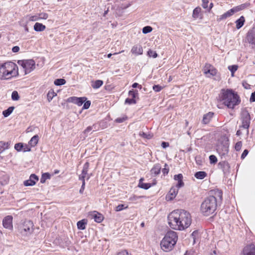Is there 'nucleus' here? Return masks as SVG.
Instances as JSON below:
<instances>
[{"label": "nucleus", "instance_id": "36", "mask_svg": "<svg viewBox=\"0 0 255 255\" xmlns=\"http://www.w3.org/2000/svg\"><path fill=\"white\" fill-rule=\"evenodd\" d=\"M51 176V174L48 172L43 173L40 178V182L44 183L46 180L50 179Z\"/></svg>", "mask_w": 255, "mask_h": 255}, {"label": "nucleus", "instance_id": "2", "mask_svg": "<svg viewBox=\"0 0 255 255\" xmlns=\"http://www.w3.org/2000/svg\"><path fill=\"white\" fill-rule=\"evenodd\" d=\"M219 100L229 109H234L241 102L238 93L233 89H222L219 95Z\"/></svg>", "mask_w": 255, "mask_h": 255}, {"label": "nucleus", "instance_id": "38", "mask_svg": "<svg viewBox=\"0 0 255 255\" xmlns=\"http://www.w3.org/2000/svg\"><path fill=\"white\" fill-rule=\"evenodd\" d=\"M56 96H57V94L54 92L53 90L51 89L49 90L47 94V99L48 101H51L53 98Z\"/></svg>", "mask_w": 255, "mask_h": 255}, {"label": "nucleus", "instance_id": "40", "mask_svg": "<svg viewBox=\"0 0 255 255\" xmlns=\"http://www.w3.org/2000/svg\"><path fill=\"white\" fill-rule=\"evenodd\" d=\"M239 66L238 65H232L228 66V69L231 73V76H234L235 73L238 70Z\"/></svg>", "mask_w": 255, "mask_h": 255}, {"label": "nucleus", "instance_id": "32", "mask_svg": "<svg viewBox=\"0 0 255 255\" xmlns=\"http://www.w3.org/2000/svg\"><path fill=\"white\" fill-rule=\"evenodd\" d=\"M9 145V142L0 141V153H2L5 150L8 149Z\"/></svg>", "mask_w": 255, "mask_h": 255}, {"label": "nucleus", "instance_id": "29", "mask_svg": "<svg viewBox=\"0 0 255 255\" xmlns=\"http://www.w3.org/2000/svg\"><path fill=\"white\" fill-rule=\"evenodd\" d=\"M33 29L36 32H42L46 29V26L41 23L37 22L34 24Z\"/></svg>", "mask_w": 255, "mask_h": 255}, {"label": "nucleus", "instance_id": "60", "mask_svg": "<svg viewBox=\"0 0 255 255\" xmlns=\"http://www.w3.org/2000/svg\"><path fill=\"white\" fill-rule=\"evenodd\" d=\"M249 150L247 149H245L242 154H241V158L242 159H244L247 156V155L249 153Z\"/></svg>", "mask_w": 255, "mask_h": 255}, {"label": "nucleus", "instance_id": "53", "mask_svg": "<svg viewBox=\"0 0 255 255\" xmlns=\"http://www.w3.org/2000/svg\"><path fill=\"white\" fill-rule=\"evenodd\" d=\"M128 119L127 116H124L123 117H119L115 120V122L118 123H122Z\"/></svg>", "mask_w": 255, "mask_h": 255}, {"label": "nucleus", "instance_id": "47", "mask_svg": "<svg viewBox=\"0 0 255 255\" xmlns=\"http://www.w3.org/2000/svg\"><path fill=\"white\" fill-rule=\"evenodd\" d=\"M128 208V206H125V204H121L118 205L116 207L115 211L116 212H120V211L123 210L124 209H127Z\"/></svg>", "mask_w": 255, "mask_h": 255}, {"label": "nucleus", "instance_id": "34", "mask_svg": "<svg viewBox=\"0 0 255 255\" xmlns=\"http://www.w3.org/2000/svg\"><path fill=\"white\" fill-rule=\"evenodd\" d=\"M103 83L104 82L102 80H97L95 81L92 82L91 86L93 89H97L101 87L103 85Z\"/></svg>", "mask_w": 255, "mask_h": 255}, {"label": "nucleus", "instance_id": "58", "mask_svg": "<svg viewBox=\"0 0 255 255\" xmlns=\"http://www.w3.org/2000/svg\"><path fill=\"white\" fill-rule=\"evenodd\" d=\"M140 135L143 138L149 139L151 138V136L149 134H147L144 132H142L140 134Z\"/></svg>", "mask_w": 255, "mask_h": 255}, {"label": "nucleus", "instance_id": "11", "mask_svg": "<svg viewBox=\"0 0 255 255\" xmlns=\"http://www.w3.org/2000/svg\"><path fill=\"white\" fill-rule=\"evenodd\" d=\"M179 220L180 222L183 225V230L188 228L192 222L191 216L189 212L182 209H179Z\"/></svg>", "mask_w": 255, "mask_h": 255}, {"label": "nucleus", "instance_id": "63", "mask_svg": "<svg viewBox=\"0 0 255 255\" xmlns=\"http://www.w3.org/2000/svg\"><path fill=\"white\" fill-rule=\"evenodd\" d=\"M250 102L251 103L255 102V91L253 92L251 94L250 98Z\"/></svg>", "mask_w": 255, "mask_h": 255}, {"label": "nucleus", "instance_id": "9", "mask_svg": "<svg viewBox=\"0 0 255 255\" xmlns=\"http://www.w3.org/2000/svg\"><path fill=\"white\" fill-rule=\"evenodd\" d=\"M249 4H250L249 3H245L232 8L222 15H220V17L217 18V21H220L232 16L234 13L247 8L249 6Z\"/></svg>", "mask_w": 255, "mask_h": 255}, {"label": "nucleus", "instance_id": "61", "mask_svg": "<svg viewBox=\"0 0 255 255\" xmlns=\"http://www.w3.org/2000/svg\"><path fill=\"white\" fill-rule=\"evenodd\" d=\"M202 7L205 9L207 8H208V4L209 3V0H202Z\"/></svg>", "mask_w": 255, "mask_h": 255}, {"label": "nucleus", "instance_id": "45", "mask_svg": "<svg viewBox=\"0 0 255 255\" xmlns=\"http://www.w3.org/2000/svg\"><path fill=\"white\" fill-rule=\"evenodd\" d=\"M11 97V99L14 101H18L20 98L19 94L16 91H14L12 92Z\"/></svg>", "mask_w": 255, "mask_h": 255}, {"label": "nucleus", "instance_id": "3", "mask_svg": "<svg viewBox=\"0 0 255 255\" xmlns=\"http://www.w3.org/2000/svg\"><path fill=\"white\" fill-rule=\"evenodd\" d=\"M18 75L17 65L11 61L0 63V79L8 80Z\"/></svg>", "mask_w": 255, "mask_h": 255}, {"label": "nucleus", "instance_id": "15", "mask_svg": "<svg viewBox=\"0 0 255 255\" xmlns=\"http://www.w3.org/2000/svg\"><path fill=\"white\" fill-rule=\"evenodd\" d=\"M12 220L13 217L11 215H7L4 217L2 220L3 227L5 229L12 231L13 229Z\"/></svg>", "mask_w": 255, "mask_h": 255}, {"label": "nucleus", "instance_id": "51", "mask_svg": "<svg viewBox=\"0 0 255 255\" xmlns=\"http://www.w3.org/2000/svg\"><path fill=\"white\" fill-rule=\"evenodd\" d=\"M242 146V142L241 141H239L236 143L234 148L237 151H239L241 149Z\"/></svg>", "mask_w": 255, "mask_h": 255}, {"label": "nucleus", "instance_id": "4", "mask_svg": "<svg viewBox=\"0 0 255 255\" xmlns=\"http://www.w3.org/2000/svg\"><path fill=\"white\" fill-rule=\"evenodd\" d=\"M178 240L176 232L173 231H168L160 243L161 249L165 252L171 251L176 245Z\"/></svg>", "mask_w": 255, "mask_h": 255}, {"label": "nucleus", "instance_id": "28", "mask_svg": "<svg viewBox=\"0 0 255 255\" xmlns=\"http://www.w3.org/2000/svg\"><path fill=\"white\" fill-rule=\"evenodd\" d=\"M245 22V18L244 16H240L238 19L235 21L236 25V28L239 29L242 28L244 25Z\"/></svg>", "mask_w": 255, "mask_h": 255}, {"label": "nucleus", "instance_id": "41", "mask_svg": "<svg viewBox=\"0 0 255 255\" xmlns=\"http://www.w3.org/2000/svg\"><path fill=\"white\" fill-rule=\"evenodd\" d=\"M147 55L149 57H152L153 58H156L158 57V55L155 51H153L151 49H148L147 52Z\"/></svg>", "mask_w": 255, "mask_h": 255}, {"label": "nucleus", "instance_id": "48", "mask_svg": "<svg viewBox=\"0 0 255 255\" xmlns=\"http://www.w3.org/2000/svg\"><path fill=\"white\" fill-rule=\"evenodd\" d=\"M195 160L196 162V163L198 165H202L203 164V159L201 155H197L195 157Z\"/></svg>", "mask_w": 255, "mask_h": 255}, {"label": "nucleus", "instance_id": "7", "mask_svg": "<svg viewBox=\"0 0 255 255\" xmlns=\"http://www.w3.org/2000/svg\"><path fill=\"white\" fill-rule=\"evenodd\" d=\"M34 225L31 220H25L18 226V231L22 236H27L33 231Z\"/></svg>", "mask_w": 255, "mask_h": 255}, {"label": "nucleus", "instance_id": "54", "mask_svg": "<svg viewBox=\"0 0 255 255\" xmlns=\"http://www.w3.org/2000/svg\"><path fill=\"white\" fill-rule=\"evenodd\" d=\"M93 129V127L89 126L88 127L83 131V133L85 134V136H87L89 133Z\"/></svg>", "mask_w": 255, "mask_h": 255}, {"label": "nucleus", "instance_id": "52", "mask_svg": "<svg viewBox=\"0 0 255 255\" xmlns=\"http://www.w3.org/2000/svg\"><path fill=\"white\" fill-rule=\"evenodd\" d=\"M83 104V106L82 107V109L87 110L90 108V105L91 104V102L90 101L87 100L85 101V102H84V103Z\"/></svg>", "mask_w": 255, "mask_h": 255}, {"label": "nucleus", "instance_id": "44", "mask_svg": "<svg viewBox=\"0 0 255 255\" xmlns=\"http://www.w3.org/2000/svg\"><path fill=\"white\" fill-rule=\"evenodd\" d=\"M209 159L211 164H215L217 163L218 159L215 155H210L209 157Z\"/></svg>", "mask_w": 255, "mask_h": 255}, {"label": "nucleus", "instance_id": "49", "mask_svg": "<svg viewBox=\"0 0 255 255\" xmlns=\"http://www.w3.org/2000/svg\"><path fill=\"white\" fill-rule=\"evenodd\" d=\"M152 30V28L150 26H145L142 28V32L143 34H147Z\"/></svg>", "mask_w": 255, "mask_h": 255}, {"label": "nucleus", "instance_id": "37", "mask_svg": "<svg viewBox=\"0 0 255 255\" xmlns=\"http://www.w3.org/2000/svg\"><path fill=\"white\" fill-rule=\"evenodd\" d=\"M201 11V8L199 6L195 7L193 10L192 17L195 19L198 18Z\"/></svg>", "mask_w": 255, "mask_h": 255}, {"label": "nucleus", "instance_id": "55", "mask_svg": "<svg viewBox=\"0 0 255 255\" xmlns=\"http://www.w3.org/2000/svg\"><path fill=\"white\" fill-rule=\"evenodd\" d=\"M38 16L40 19H46L48 17V14L47 13L41 12L38 14Z\"/></svg>", "mask_w": 255, "mask_h": 255}, {"label": "nucleus", "instance_id": "31", "mask_svg": "<svg viewBox=\"0 0 255 255\" xmlns=\"http://www.w3.org/2000/svg\"><path fill=\"white\" fill-rule=\"evenodd\" d=\"M207 176V173L204 171H197L194 173V177L197 179H203Z\"/></svg>", "mask_w": 255, "mask_h": 255}, {"label": "nucleus", "instance_id": "22", "mask_svg": "<svg viewBox=\"0 0 255 255\" xmlns=\"http://www.w3.org/2000/svg\"><path fill=\"white\" fill-rule=\"evenodd\" d=\"M131 52L136 56L141 55L143 53L142 47L140 45H135L132 47Z\"/></svg>", "mask_w": 255, "mask_h": 255}, {"label": "nucleus", "instance_id": "50", "mask_svg": "<svg viewBox=\"0 0 255 255\" xmlns=\"http://www.w3.org/2000/svg\"><path fill=\"white\" fill-rule=\"evenodd\" d=\"M162 89L163 87L158 84L152 86V89L155 92H159Z\"/></svg>", "mask_w": 255, "mask_h": 255}, {"label": "nucleus", "instance_id": "25", "mask_svg": "<svg viewBox=\"0 0 255 255\" xmlns=\"http://www.w3.org/2000/svg\"><path fill=\"white\" fill-rule=\"evenodd\" d=\"M88 223V220L86 219H82L77 223V229L79 230H84L86 229Z\"/></svg>", "mask_w": 255, "mask_h": 255}, {"label": "nucleus", "instance_id": "39", "mask_svg": "<svg viewBox=\"0 0 255 255\" xmlns=\"http://www.w3.org/2000/svg\"><path fill=\"white\" fill-rule=\"evenodd\" d=\"M66 81L63 78L56 79L54 81V84L56 86H60L65 84Z\"/></svg>", "mask_w": 255, "mask_h": 255}, {"label": "nucleus", "instance_id": "24", "mask_svg": "<svg viewBox=\"0 0 255 255\" xmlns=\"http://www.w3.org/2000/svg\"><path fill=\"white\" fill-rule=\"evenodd\" d=\"M58 243L59 245L63 248L68 247L71 244V242L67 237H64L63 239H58L55 242ZM57 243V242H56Z\"/></svg>", "mask_w": 255, "mask_h": 255}, {"label": "nucleus", "instance_id": "33", "mask_svg": "<svg viewBox=\"0 0 255 255\" xmlns=\"http://www.w3.org/2000/svg\"><path fill=\"white\" fill-rule=\"evenodd\" d=\"M128 96L131 97V98L137 100L139 99V94L137 90L131 89L128 92Z\"/></svg>", "mask_w": 255, "mask_h": 255}, {"label": "nucleus", "instance_id": "6", "mask_svg": "<svg viewBox=\"0 0 255 255\" xmlns=\"http://www.w3.org/2000/svg\"><path fill=\"white\" fill-rule=\"evenodd\" d=\"M229 140L228 137H224L216 145V151L221 159H227L229 157Z\"/></svg>", "mask_w": 255, "mask_h": 255}, {"label": "nucleus", "instance_id": "62", "mask_svg": "<svg viewBox=\"0 0 255 255\" xmlns=\"http://www.w3.org/2000/svg\"><path fill=\"white\" fill-rule=\"evenodd\" d=\"M161 146L163 148L165 149L169 146V143L166 141H162Z\"/></svg>", "mask_w": 255, "mask_h": 255}, {"label": "nucleus", "instance_id": "17", "mask_svg": "<svg viewBox=\"0 0 255 255\" xmlns=\"http://www.w3.org/2000/svg\"><path fill=\"white\" fill-rule=\"evenodd\" d=\"M178 189L179 188L176 186H172L170 188L169 192L166 195V200L167 201L173 200L175 198L178 192Z\"/></svg>", "mask_w": 255, "mask_h": 255}, {"label": "nucleus", "instance_id": "12", "mask_svg": "<svg viewBox=\"0 0 255 255\" xmlns=\"http://www.w3.org/2000/svg\"><path fill=\"white\" fill-rule=\"evenodd\" d=\"M222 160L218 163V168L222 170L224 177L227 178L231 173V166L227 159Z\"/></svg>", "mask_w": 255, "mask_h": 255}, {"label": "nucleus", "instance_id": "18", "mask_svg": "<svg viewBox=\"0 0 255 255\" xmlns=\"http://www.w3.org/2000/svg\"><path fill=\"white\" fill-rule=\"evenodd\" d=\"M244 255H255V245L251 244L246 246L243 250Z\"/></svg>", "mask_w": 255, "mask_h": 255}, {"label": "nucleus", "instance_id": "64", "mask_svg": "<svg viewBox=\"0 0 255 255\" xmlns=\"http://www.w3.org/2000/svg\"><path fill=\"white\" fill-rule=\"evenodd\" d=\"M117 255H128V253L127 250H123L119 252Z\"/></svg>", "mask_w": 255, "mask_h": 255}, {"label": "nucleus", "instance_id": "56", "mask_svg": "<svg viewBox=\"0 0 255 255\" xmlns=\"http://www.w3.org/2000/svg\"><path fill=\"white\" fill-rule=\"evenodd\" d=\"M40 20L38 15L30 16L29 17V20L31 21H35Z\"/></svg>", "mask_w": 255, "mask_h": 255}, {"label": "nucleus", "instance_id": "35", "mask_svg": "<svg viewBox=\"0 0 255 255\" xmlns=\"http://www.w3.org/2000/svg\"><path fill=\"white\" fill-rule=\"evenodd\" d=\"M14 109V107L13 106H10L8 107L7 109L2 111V115L4 118H6L8 117L13 112Z\"/></svg>", "mask_w": 255, "mask_h": 255}, {"label": "nucleus", "instance_id": "5", "mask_svg": "<svg viewBox=\"0 0 255 255\" xmlns=\"http://www.w3.org/2000/svg\"><path fill=\"white\" fill-rule=\"evenodd\" d=\"M179 210H175L171 212L167 216L168 223L170 227L175 230L183 231V225L179 220Z\"/></svg>", "mask_w": 255, "mask_h": 255}, {"label": "nucleus", "instance_id": "27", "mask_svg": "<svg viewBox=\"0 0 255 255\" xmlns=\"http://www.w3.org/2000/svg\"><path fill=\"white\" fill-rule=\"evenodd\" d=\"M39 139V137L38 135H34L31 138L30 140L28 141V145H29L31 147H35L37 144Z\"/></svg>", "mask_w": 255, "mask_h": 255}, {"label": "nucleus", "instance_id": "43", "mask_svg": "<svg viewBox=\"0 0 255 255\" xmlns=\"http://www.w3.org/2000/svg\"><path fill=\"white\" fill-rule=\"evenodd\" d=\"M9 181V177L6 174H4L2 176V178H0V183L1 185H5L8 183Z\"/></svg>", "mask_w": 255, "mask_h": 255}, {"label": "nucleus", "instance_id": "57", "mask_svg": "<svg viewBox=\"0 0 255 255\" xmlns=\"http://www.w3.org/2000/svg\"><path fill=\"white\" fill-rule=\"evenodd\" d=\"M23 146L22 152H29L31 151V147H29L27 144H24L23 143Z\"/></svg>", "mask_w": 255, "mask_h": 255}, {"label": "nucleus", "instance_id": "42", "mask_svg": "<svg viewBox=\"0 0 255 255\" xmlns=\"http://www.w3.org/2000/svg\"><path fill=\"white\" fill-rule=\"evenodd\" d=\"M23 146V142H18L15 144L14 145V149L16 150L17 152L22 151Z\"/></svg>", "mask_w": 255, "mask_h": 255}, {"label": "nucleus", "instance_id": "46", "mask_svg": "<svg viewBox=\"0 0 255 255\" xmlns=\"http://www.w3.org/2000/svg\"><path fill=\"white\" fill-rule=\"evenodd\" d=\"M137 103L136 100L133 99L132 98H128L126 99L125 101V104H128L129 105L135 104Z\"/></svg>", "mask_w": 255, "mask_h": 255}, {"label": "nucleus", "instance_id": "59", "mask_svg": "<svg viewBox=\"0 0 255 255\" xmlns=\"http://www.w3.org/2000/svg\"><path fill=\"white\" fill-rule=\"evenodd\" d=\"M198 235V230H195L191 234V236L192 239L194 240V243L195 242L196 237Z\"/></svg>", "mask_w": 255, "mask_h": 255}, {"label": "nucleus", "instance_id": "30", "mask_svg": "<svg viewBox=\"0 0 255 255\" xmlns=\"http://www.w3.org/2000/svg\"><path fill=\"white\" fill-rule=\"evenodd\" d=\"M90 164L89 162H86L83 167V169L82 170V173L84 175H87V180H89L91 177V175L88 174V171L89 168Z\"/></svg>", "mask_w": 255, "mask_h": 255}, {"label": "nucleus", "instance_id": "26", "mask_svg": "<svg viewBox=\"0 0 255 255\" xmlns=\"http://www.w3.org/2000/svg\"><path fill=\"white\" fill-rule=\"evenodd\" d=\"M143 180L144 179L143 178H141L139 179L138 187L140 188L147 190L152 186V184L150 183L143 182Z\"/></svg>", "mask_w": 255, "mask_h": 255}, {"label": "nucleus", "instance_id": "8", "mask_svg": "<svg viewBox=\"0 0 255 255\" xmlns=\"http://www.w3.org/2000/svg\"><path fill=\"white\" fill-rule=\"evenodd\" d=\"M241 120L242 125L240 126V128H243L247 129V134H249V128L250 127L251 117L247 108L242 109L241 113Z\"/></svg>", "mask_w": 255, "mask_h": 255}, {"label": "nucleus", "instance_id": "23", "mask_svg": "<svg viewBox=\"0 0 255 255\" xmlns=\"http://www.w3.org/2000/svg\"><path fill=\"white\" fill-rule=\"evenodd\" d=\"M214 113L210 112L203 116L202 123L203 124L207 125L210 123L211 119L213 118Z\"/></svg>", "mask_w": 255, "mask_h": 255}, {"label": "nucleus", "instance_id": "19", "mask_svg": "<svg viewBox=\"0 0 255 255\" xmlns=\"http://www.w3.org/2000/svg\"><path fill=\"white\" fill-rule=\"evenodd\" d=\"M173 178L175 180L177 181V183L175 186L176 187L180 188L184 186V183L183 181V176L181 173L175 174Z\"/></svg>", "mask_w": 255, "mask_h": 255}, {"label": "nucleus", "instance_id": "10", "mask_svg": "<svg viewBox=\"0 0 255 255\" xmlns=\"http://www.w3.org/2000/svg\"><path fill=\"white\" fill-rule=\"evenodd\" d=\"M17 63L24 69L25 75L30 73L35 68V62L32 59L19 60Z\"/></svg>", "mask_w": 255, "mask_h": 255}, {"label": "nucleus", "instance_id": "21", "mask_svg": "<svg viewBox=\"0 0 255 255\" xmlns=\"http://www.w3.org/2000/svg\"><path fill=\"white\" fill-rule=\"evenodd\" d=\"M161 166L159 163H156L153 165L150 172L152 176H156L161 172Z\"/></svg>", "mask_w": 255, "mask_h": 255}, {"label": "nucleus", "instance_id": "14", "mask_svg": "<svg viewBox=\"0 0 255 255\" xmlns=\"http://www.w3.org/2000/svg\"><path fill=\"white\" fill-rule=\"evenodd\" d=\"M87 99V98L86 97H77L72 96L67 99L66 102L67 103H73L78 106H81Z\"/></svg>", "mask_w": 255, "mask_h": 255}, {"label": "nucleus", "instance_id": "1", "mask_svg": "<svg viewBox=\"0 0 255 255\" xmlns=\"http://www.w3.org/2000/svg\"><path fill=\"white\" fill-rule=\"evenodd\" d=\"M212 193L214 195L205 198L201 205L200 211L204 216L215 215L218 205H220L222 202L223 192L221 190L217 189Z\"/></svg>", "mask_w": 255, "mask_h": 255}, {"label": "nucleus", "instance_id": "20", "mask_svg": "<svg viewBox=\"0 0 255 255\" xmlns=\"http://www.w3.org/2000/svg\"><path fill=\"white\" fill-rule=\"evenodd\" d=\"M91 216L95 222L98 223H101L104 219V216L101 213L96 211H93Z\"/></svg>", "mask_w": 255, "mask_h": 255}, {"label": "nucleus", "instance_id": "16", "mask_svg": "<svg viewBox=\"0 0 255 255\" xmlns=\"http://www.w3.org/2000/svg\"><path fill=\"white\" fill-rule=\"evenodd\" d=\"M39 177L35 174H31L29 179L24 181L23 185L25 186H32L36 184V182L38 181Z\"/></svg>", "mask_w": 255, "mask_h": 255}, {"label": "nucleus", "instance_id": "13", "mask_svg": "<svg viewBox=\"0 0 255 255\" xmlns=\"http://www.w3.org/2000/svg\"><path fill=\"white\" fill-rule=\"evenodd\" d=\"M203 71L208 78L216 76L218 72V70L213 65L208 63L205 64L203 68Z\"/></svg>", "mask_w": 255, "mask_h": 255}]
</instances>
